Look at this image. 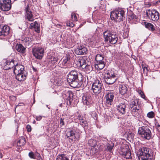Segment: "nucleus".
Segmentation results:
<instances>
[{
  "instance_id": "f257e3e1",
  "label": "nucleus",
  "mask_w": 160,
  "mask_h": 160,
  "mask_svg": "<svg viewBox=\"0 0 160 160\" xmlns=\"http://www.w3.org/2000/svg\"><path fill=\"white\" fill-rule=\"evenodd\" d=\"M67 81L70 85L73 88L80 87L83 81L82 74L75 70H72L67 75Z\"/></svg>"
},
{
  "instance_id": "f03ea898",
  "label": "nucleus",
  "mask_w": 160,
  "mask_h": 160,
  "mask_svg": "<svg viewBox=\"0 0 160 160\" xmlns=\"http://www.w3.org/2000/svg\"><path fill=\"white\" fill-rule=\"evenodd\" d=\"M139 158L140 160H152L153 156L151 150L147 147H143L139 150Z\"/></svg>"
},
{
  "instance_id": "7ed1b4c3",
  "label": "nucleus",
  "mask_w": 160,
  "mask_h": 160,
  "mask_svg": "<svg viewBox=\"0 0 160 160\" xmlns=\"http://www.w3.org/2000/svg\"><path fill=\"white\" fill-rule=\"evenodd\" d=\"M138 102V100L132 99L130 101L129 104L131 113L133 116L137 118H138L141 112Z\"/></svg>"
},
{
  "instance_id": "20e7f679",
  "label": "nucleus",
  "mask_w": 160,
  "mask_h": 160,
  "mask_svg": "<svg viewBox=\"0 0 160 160\" xmlns=\"http://www.w3.org/2000/svg\"><path fill=\"white\" fill-rule=\"evenodd\" d=\"M138 132L140 137L144 139L149 140L151 138L152 133L149 127L148 126L139 127Z\"/></svg>"
},
{
  "instance_id": "39448f33",
  "label": "nucleus",
  "mask_w": 160,
  "mask_h": 160,
  "mask_svg": "<svg viewBox=\"0 0 160 160\" xmlns=\"http://www.w3.org/2000/svg\"><path fill=\"white\" fill-rule=\"evenodd\" d=\"M117 78L116 74H115L113 72L108 71L104 74V81L108 84L110 85L113 84Z\"/></svg>"
},
{
  "instance_id": "423d86ee",
  "label": "nucleus",
  "mask_w": 160,
  "mask_h": 160,
  "mask_svg": "<svg viewBox=\"0 0 160 160\" xmlns=\"http://www.w3.org/2000/svg\"><path fill=\"white\" fill-rule=\"evenodd\" d=\"M103 87L101 81L96 80L93 83L92 89L93 92L96 95H98L101 92Z\"/></svg>"
},
{
  "instance_id": "0eeeda50",
  "label": "nucleus",
  "mask_w": 160,
  "mask_h": 160,
  "mask_svg": "<svg viewBox=\"0 0 160 160\" xmlns=\"http://www.w3.org/2000/svg\"><path fill=\"white\" fill-rule=\"evenodd\" d=\"M146 15L148 17L153 21H158L159 18V14L155 10L149 9L146 11Z\"/></svg>"
},
{
  "instance_id": "6e6552de",
  "label": "nucleus",
  "mask_w": 160,
  "mask_h": 160,
  "mask_svg": "<svg viewBox=\"0 0 160 160\" xmlns=\"http://www.w3.org/2000/svg\"><path fill=\"white\" fill-rule=\"evenodd\" d=\"M33 55L37 59H41L44 56V49L42 47L34 48L32 50Z\"/></svg>"
},
{
  "instance_id": "1a4fd4ad",
  "label": "nucleus",
  "mask_w": 160,
  "mask_h": 160,
  "mask_svg": "<svg viewBox=\"0 0 160 160\" xmlns=\"http://www.w3.org/2000/svg\"><path fill=\"white\" fill-rule=\"evenodd\" d=\"M114 97V94L113 92L111 90L108 91L106 92L105 98V102L108 105H111L113 101Z\"/></svg>"
},
{
  "instance_id": "9d476101",
  "label": "nucleus",
  "mask_w": 160,
  "mask_h": 160,
  "mask_svg": "<svg viewBox=\"0 0 160 160\" xmlns=\"http://www.w3.org/2000/svg\"><path fill=\"white\" fill-rule=\"evenodd\" d=\"M25 9L26 12L25 16V19L29 21H33L34 19L33 17L32 12L30 10L28 4L27 5Z\"/></svg>"
},
{
  "instance_id": "9b49d317",
  "label": "nucleus",
  "mask_w": 160,
  "mask_h": 160,
  "mask_svg": "<svg viewBox=\"0 0 160 160\" xmlns=\"http://www.w3.org/2000/svg\"><path fill=\"white\" fill-rule=\"evenodd\" d=\"M66 136L67 138H70L69 139H70L72 141L73 139H74V140H78L80 137L79 134L73 130L68 131L66 133Z\"/></svg>"
},
{
  "instance_id": "f8f14e48",
  "label": "nucleus",
  "mask_w": 160,
  "mask_h": 160,
  "mask_svg": "<svg viewBox=\"0 0 160 160\" xmlns=\"http://www.w3.org/2000/svg\"><path fill=\"white\" fill-rule=\"evenodd\" d=\"M119 101L121 103L117 106V110L120 113L124 114L126 112V105L125 103L126 100L122 99Z\"/></svg>"
},
{
  "instance_id": "ddd939ff",
  "label": "nucleus",
  "mask_w": 160,
  "mask_h": 160,
  "mask_svg": "<svg viewBox=\"0 0 160 160\" xmlns=\"http://www.w3.org/2000/svg\"><path fill=\"white\" fill-rule=\"evenodd\" d=\"M120 154L126 159L131 158L130 149L128 148H123L120 152Z\"/></svg>"
},
{
  "instance_id": "4468645a",
  "label": "nucleus",
  "mask_w": 160,
  "mask_h": 160,
  "mask_svg": "<svg viewBox=\"0 0 160 160\" xmlns=\"http://www.w3.org/2000/svg\"><path fill=\"white\" fill-rule=\"evenodd\" d=\"M24 66L20 64H18L17 61L16 62V65L13 69L15 74H18L23 72Z\"/></svg>"
},
{
  "instance_id": "2eb2a0df",
  "label": "nucleus",
  "mask_w": 160,
  "mask_h": 160,
  "mask_svg": "<svg viewBox=\"0 0 160 160\" xmlns=\"http://www.w3.org/2000/svg\"><path fill=\"white\" fill-rule=\"evenodd\" d=\"M10 28L9 26L4 25L2 28L1 31V39H2V36H7L9 33Z\"/></svg>"
},
{
  "instance_id": "dca6fc26",
  "label": "nucleus",
  "mask_w": 160,
  "mask_h": 160,
  "mask_svg": "<svg viewBox=\"0 0 160 160\" xmlns=\"http://www.w3.org/2000/svg\"><path fill=\"white\" fill-rule=\"evenodd\" d=\"M118 14H119L118 9H115L111 12L110 18L112 20H113L116 22H118Z\"/></svg>"
},
{
  "instance_id": "f3484780",
  "label": "nucleus",
  "mask_w": 160,
  "mask_h": 160,
  "mask_svg": "<svg viewBox=\"0 0 160 160\" xmlns=\"http://www.w3.org/2000/svg\"><path fill=\"white\" fill-rule=\"evenodd\" d=\"M16 50L20 53L23 54L26 52V48L21 44L17 43L16 45Z\"/></svg>"
},
{
  "instance_id": "a211bd4d",
  "label": "nucleus",
  "mask_w": 160,
  "mask_h": 160,
  "mask_svg": "<svg viewBox=\"0 0 160 160\" xmlns=\"http://www.w3.org/2000/svg\"><path fill=\"white\" fill-rule=\"evenodd\" d=\"M113 34L112 32L109 30H106L103 32V36L105 42H107L108 41Z\"/></svg>"
},
{
  "instance_id": "6ab92c4d",
  "label": "nucleus",
  "mask_w": 160,
  "mask_h": 160,
  "mask_svg": "<svg viewBox=\"0 0 160 160\" xmlns=\"http://www.w3.org/2000/svg\"><path fill=\"white\" fill-rule=\"evenodd\" d=\"M119 14H118V22L122 21L125 19V13L124 10L122 8H118Z\"/></svg>"
},
{
  "instance_id": "aec40b11",
  "label": "nucleus",
  "mask_w": 160,
  "mask_h": 160,
  "mask_svg": "<svg viewBox=\"0 0 160 160\" xmlns=\"http://www.w3.org/2000/svg\"><path fill=\"white\" fill-rule=\"evenodd\" d=\"M91 99L89 96L84 95L82 97V102L84 105H88L91 103Z\"/></svg>"
},
{
  "instance_id": "412c9836",
  "label": "nucleus",
  "mask_w": 160,
  "mask_h": 160,
  "mask_svg": "<svg viewBox=\"0 0 160 160\" xmlns=\"http://www.w3.org/2000/svg\"><path fill=\"white\" fill-rule=\"evenodd\" d=\"M78 118L80 125L82 127H84L88 126V123L86 120L85 117L81 116H78Z\"/></svg>"
},
{
  "instance_id": "4be33fe9",
  "label": "nucleus",
  "mask_w": 160,
  "mask_h": 160,
  "mask_svg": "<svg viewBox=\"0 0 160 160\" xmlns=\"http://www.w3.org/2000/svg\"><path fill=\"white\" fill-rule=\"evenodd\" d=\"M87 51V49L86 48L80 47L76 50L75 52L78 55H83L84 53H86Z\"/></svg>"
},
{
  "instance_id": "5701e85b",
  "label": "nucleus",
  "mask_w": 160,
  "mask_h": 160,
  "mask_svg": "<svg viewBox=\"0 0 160 160\" xmlns=\"http://www.w3.org/2000/svg\"><path fill=\"white\" fill-rule=\"evenodd\" d=\"M11 3L1 4V9L3 11H9L11 8Z\"/></svg>"
},
{
  "instance_id": "b1692460",
  "label": "nucleus",
  "mask_w": 160,
  "mask_h": 160,
  "mask_svg": "<svg viewBox=\"0 0 160 160\" xmlns=\"http://www.w3.org/2000/svg\"><path fill=\"white\" fill-rule=\"evenodd\" d=\"M87 63L86 61L83 58H80L78 59V64L80 65L82 69L85 68V65Z\"/></svg>"
},
{
  "instance_id": "393cba45",
  "label": "nucleus",
  "mask_w": 160,
  "mask_h": 160,
  "mask_svg": "<svg viewBox=\"0 0 160 160\" xmlns=\"http://www.w3.org/2000/svg\"><path fill=\"white\" fill-rule=\"evenodd\" d=\"M128 88L125 85H122L119 86V92L122 95L126 94Z\"/></svg>"
},
{
  "instance_id": "a878e982",
  "label": "nucleus",
  "mask_w": 160,
  "mask_h": 160,
  "mask_svg": "<svg viewBox=\"0 0 160 160\" xmlns=\"http://www.w3.org/2000/svg\"><path fill=\"white\" fill-rule=\"evenodd\" d=\"M118 38L115 34H113L108 41L112 44H115L117 42Z\"/></svg>"
},
{
  "instance_id": "bb28decb",
  "label": "nucleus",
  "mask_w": 160,
  "mask_h": 160,
  "mask_svg": "<svg viewBox=\"0 0 160 160\" xmlns=\"http://www.w3.org/2000/svg\"><path fill=\"white\" fill-rule=\"evenodd\" d=\"M15 74L16 79L18 81H23L26 79V76L23 72Z\"/></svg>"
},
{
  "instance_id": "cd10ccee",
  "label": "nucleus",
  "mask_w": 160,
  "mask_h": 160,
  "mask_svg": "<svg viewBox=\"0 0 160 160\" xmlns=\"http://www.w3.org/2000/svg\"><path fill=\"white\" fill-rule=\"evenodd\" d=\"M26 143L25 138L23 137H21L19 138V140L17 142V145L21 147L23 146Z\"/></svg>"
},
{
  "instance_id": "c85d7f7f",
  "label": "nucleus",
  "mask_w": 160,
  "mask_h": 160,
  "mask_svg": "<svg viewBox=\"0 0 160 160\" xmlns=\"http://www.w3.org/2000/svg\"><path fill=\"white\" fill-rule=\"evenodd\" d=\"M95 68L98 70H101L105 67L104 62H98L95 65Z\"/></svg>"
},
{
  "instance_id": "c756f323",
  "label": "nucleus",
  "mask_w": 160,
  "mask_h": 160,
  "mask_svg": "<svg viewBox=\"0 0 160 160\" xmlns=\"http://www.w3.org/2000/svg\"><path fill=\"white\" fill-rule=\"evenodd\" d=\"M144 25L145 27L152 31L155 30L154 26L151 23L147 22H144Z\"/></svg>"
},
{
  "instance_id": "7c9ffc66",
  "label": "nucleus",
  "mask_w": 160,
  "mask_h": 160,
  "mask_svg": "<svg viewBox=\"0 0 160 160\" xmlns=\"http://www.w3.org/2000/svg\"><path fill=\"white\" fill-rule=\"evenodd\" d=\"M30 26L31 28H34L35 29V31L37 32H39L40 31V27L38 24L35 21L30 24Z\"/></svg>"
},
{
  "instance_id": "2f4dec72",
  "label": "nucleus",
  "mask_w": 160,
  "mask_h": 160,
  "mask_svg": "<svg viewBox=\"0 0 160 160\" xmlns=\"http://www.w3.org/2000/svg\"><path fill=\"white\" fill-rule=\"evenodd\" d=\"M85 67L83 68L84 71L87 73H89L92 70V68L90 63H87L86 65H85Z\"/></svg>"
},
{
  "instance_id": "473e14b6",
  "label": "nucleus",
  "mask_w": 160,
  "mask_h": 160,
  "mask_svg": "<svg viewBox=\"0 0 160 160\" xmlns=\"http://www.w3.org/2000/svg\"><path fill=\"white\" fill-rule=\"evenodd\" d=\"M56 160H69L68 156L65 154L58 155L57 158Z\"/></svg>"
},
{
  "instance_id": "72a5a7b5",
  "label": "nucleus",
  "mask_w": 160,
  "mask_h": 160,
  "mask_svg": "<svg viewBox=\"0 0 160 160\" xmlns=\"http://www.w3.org/2000/svg\"><path fill=\"white\" fill-rule=\"evenodd\" d=\"M14 60L12 59L10 62H9L8 67L7 68H5V70H8L12 68H13V67H15L16 65V62Z\"/></svg>"
},
{
  "instance_id": "f704fd0d",
  "label": "nucleus",
  "mask_w": 160,
  "mask_h": 160,
  "mask_svg": "<svg viewBox=\"0 0 160 160\" xmlns=\"http://www.w3.org/2000/svg\"><path fill=\"white\" fill-rule=\"evenodd\" d=\"M8 63L9 62L8 61V60L5 59H3L2 61L1 64L2 68L5 70V68H7L8 67Z\"/></svg>"
},
{
  "instance_id": "c9c22d12",
  "label": "nucleus",
  "mask_w": 160,
  "mask_h": 160,
  "mask_svg": "<svg viewBox=\"0 0 160 160\" xmlns=\"http://www.w3.org/2000/svg\"><path fill=\"white\" fill-rule=\"evenodd\" d=\"M22 42L26 46H29L31 42V39L29 38L26 37L22 40Z\"/></svg>"
},
{
  "instance_id": "e433bc0d",
  "label": "nucleus",
  "mask_w": 160,
  "mask_h": 160,
  "mask_svg": "<svg viewBox=\"0 0 160 160\" xmlns=\"http://www.w3.org/2000/svg\"><path fill=\"white\" fill-rule=\"evenodd\" d=\"M67 94L68 95L67 98V103L68 105H70L71 100L72 99L71 98L73 97L72 92H67Z\"/></svg>"
},
{
  "instance_id": "4c0bfd02",
  "label": "nucleus",
  "mask_w": 160,
  "mask_h": 160,
  "mask_svg": "<svg viewBox=\"0 0 160 160\" xmlns=\"http://www.w3.org/2000/svg\"><path fill=\"white\" fill-rule=\"evenodd\" d=\"M88 144L91 148L95 147L97 146V142L95 140L90 139L88 141Z\"/></svg>"
},
{
  "instance_id": "58836bf2",
  "label": "nucleus",
  "mask_w": 160,
  "mask_h": 160,
  "mask_svg": "<svg viewBox=\"0 0 160 160\" xmlns=\"http://www.w3.org/2000/svg\"><path fill=\"white\" fill-rule=\"evenodd\" d=\"M95 60L97 61V62H104L103 61V57L102 55L98 54L96 56Z\"/></svg>"
},
{
  "instance_id": "ea45409f",
  "label": "nucleus",
  "mask_w": 160,
  "mask_h": 160,
  "mask_svg": "<svg viewBox=\"0 0 160 160\" xmlns=\"http://www.w3.org/2000/svg\"><path fill=\"white\" fill-rule=\"evenodd\" d=\"M70 59V58L69 56L67 55L64 58H63L61 60L62 62V64L64 66H66V64H67V62Z\"/></svg>"
},
{
  "instance_id": "a19ab883",
  "label": "nucleus",
  "mask_w": 160,
  "mask_h": 160,
  "mask_svg": "<svg viewBox=\"0 0 160 160\" xmlns=\"http://www.w3.org/2000/svg\"><path fill=\"white\" fill-rule=\"evenodd\" d=\"M113 146L114 144H112L111 145L109 143H108L106 146V147L105 148V150L107 151H108L111 152Z\"/></svg>"
},
{
  "instance_id": "79ce46f5",
  "label": "nucleus",
  "mask_w": 160,
  "mask_h": 160,
  "mask_svg": "<svg viewBox=\"0 0 160 160\" xmlns=\"http://www.w3.org/2000/svg\"><path fill=\"white\" fill-rule=\"evenodd\" d=\"M155 115V113L152 111H151L148 113L147 114V117L149 118H153Z\"/></svg>"
},
{
  "instance_id": "37998d69",
  "label": "nucleus",
  "mask_w": 160,
  "mask_h": 160,
  "mask_svg": "<svg viewBox=\"0 0 160 160\" xmlns=\"http://www.w3.org/2000/svg\"><path fill=\"white\" fill-rule=\"evenodd\" d=\"M71 17L72 21H76L77 20V16L74 13H72L71 15Z\"/></svg>"
},
{
  "instance_id": "c03bdc74",
  "label": "nucleus",
  "mask_w": 160,
  "mask_h": 160,
  "mask_svg": "<svg viewBox=\"0 0 160 160\" xmlns=\"http://www.w3.org/2000/svg\"><path fill=\"white\" fill-rule=\"evenodd\" d=\"M11 3V0H1V4Z\"/></svg>"
},
{
  "instance_id": "a18cd8bd",
  "label": "nucleus",
  "mask_w": 160,
  "mask_h": 160,
  "mask_svg": "<svg viewBox=\"0 0 160 160\" xmlns=\"http://www.w3.org/2000/svg\"><path fill=\"white\" fill-rule=\"evenodd\" d=\"M138 93L140 95L141 97L145 99V96L143 92L140 90H139L138 91Z\"/></svg>"
},
{
  "instance_id": "49530a36",
  "label": "nucleus",
  "mask_w": 160,
  "mask_h": 160,
  "mask_svg": "<svg viewBox=\"0 0 160 160\" xmlns=\"http://www.w3.org/2000/svg\"><path fill=\"white\" fill-rule=\"evenodd\" d=\"M97 147V145L95 147H93L91 148V150L94 153H96L98 151Z\"/></svg>"
},
{
  "instance_id": "de8ad7c7",
  "label": "nucleus",
  "mask_w": 160,
  "mask_h": 160,
  "mask_svg": "<svg viewBox=\"0 0 160 160\" xmlns=\"http://www.w3.org/2000/svg\"><path fill=\"white\" fill-rule=\"evenodd\" d=\"M129 16L131 19H136L137 18V16L134 14L132 13L131 14L129 15Z\"/></svg>"
},
{
  "instance_id": "09e8293b",
  "label": "nucleus",
  "mask_w": 160,
  "mask_h": 160,
  "mask_svg": "<svg viewBox=\"0 0 160 160\" xmlns=\"http://www.w3.org/2000/svg\"><path fill=\"white\" fill-rule=\"evenodd\" d=\"M67 26H68L73 27L74 26V24L72 22H67L66 23Z\"/></svg>"
},
{
  "instance_id": "8fccbe9b",
  "label": "nucleus",
  "mask_w": 160,
  "mask_h": 160,
  "mask_svg": "<svg viewBox=\"0 0 160 160\" xmlns=\"http://www.w3.org/2000/svg\"><path fill=\"white\" fill-rule=\"evenodd\" d=\"M29 157L32 158H35V156L33 153L32 152H30L29 153Z\"/></svg>"
},
{
  "instance_id": "3c124183",
  "label": "nucleus",
  "mask_w": 160,
  "mask_h": 160,
  "mask_svg": "<svg viewBox=\"0 0 160 160\" xmlns=\"http://www.w3.org/2000/svg\"><path fill=\"white\" fill-rule=\"evenodd\" d=\"M63 118H61L60 121V123L61 126L64 125V122Z\"/></svg>"
},
{
  "instance_id": "603ef678",
  "label": "nucleus",
  "mask_w": 160,
  "mask_h": 160,
  "mask_svg": "<svg viewBox=\"0 0 160 160\" xmlns=\"http://www.w3.org/2000/svg\"><path fill=\"white\" fill-rule=\"evenodd\" d=\"M26 128L28 132H30L31 131V126L29 125H28L26 127Z\"/></svg>"
},
{
  "instance_id": "864d4df0",
  "label": "nucleus",
  "mask_w": 160,
  "mask_h": 160,
  "mask_svg": "<svg viewBox=\"0 0 160 160\" xmlns=\"http://www.w3.org/2000/svg\"><path fill=\"white\" fill-rule=\"evenodd\" d=\"M42 118V116H37L36 118V119L37 121H39Z\"/></svg>"
},
{
  "instance_id": "5fc2aeb1",
  "label": "nucleus",
  "mask_w": 160,
  "mask_h": 160,
  "mask_svg": "<svg viewBox=\"0 0 160 160\" xmlns=\"http://www.w3.org/2000/svg\"><path fill=\"white\" fill-rule=\"evenodd\" d=\"M142 65V68L143 69H144L145 68H146L147 70H148V65H146L145 66H144L143 65Z\"/></svg>"
},
{
  "instance_id": "6e6d98bb",
  "label": "nucleus",
  "mask_w": 160,
  "mask_h": 160,
  "mask_svg": "<svg viewBox=\"0 0 160 160\" xmlns=\"http://www.w3.org/2000/svg\"><path fill=\"white\" fill-rule=\"evenodd\" d=\"M157 128L158 131H160V125L158 124L157 125Z\"/></svg>"
},
{
  "instance_id": "4d7b16f0",
  "label": "nucleus",
  "mask_w": 160,
  "mask_h": 160,
  "mask_svg": "<svg viewBox=\"0 0 160 160\" xmlns=\"http://www.w3.org/2000/svg\"><path fill=\"white\" fill-rule=\"evenodd\" d=\"M21 104H22V103H19V104H18V105H17V106H16V108L18 107V106H21Z\"/></svg>"
},
{
  "instance_id": "13d9d810",
  "label": "nucleus",
  "mask_w": 160,
  "mask_h": 160,
  "mask_svg": "<svg viewBox=\"0 0 160 160\" xmlns=\"http://www.w3.org/2000/svg\"><path fill=\"white\" fill-rule=\"evenodd\" d=\"M32 68H33V70L34 71H36V70H37L36 69H35L33 67H32Z\"/></svg>"
},
{
  "instance_id": "bf43d9fd",
  "label": "nucleus",
  "mask_w": 160,
  "mask_h": 160,
  "mask_svg": "<svg viewBox=\"0 0 160 160\" xmlns=\"http://www.w3.org/2000/svg\"><path fill=\"white\" fill-rule=\"evenodd\" d=\"M160 2V0H159L158 1L156 2L157 3Z\"/></svg>"
},
{
  "instance_id": "052dcab7",
  "label": "nucleus",
  "mask_w": 160,
  "mask_h": 160,
  "mask_svg": "<svg viewBox=\"0 0 160 160\" xmlns=\"http://www.w3.org/2000/svg\"><path fill=\"white\" fill-rule=\"evenodd\" d=\"M46 106H47V107L48 109H50V108H49V107H48V105H46Z\"/></svg>"
},
{
  "instance_id": "680f3d73",
  "label": "nucleus",
  "mask_w": 160,
  "mask_h": 160,
  "mask_svg": "<svg viewBox=\"0 0 160 160\" xmlns=\"http://www.w3.org/2000/svg\"><path fill=\"white\" fill-rule=\"evenodd\" d=\"M1 158H2V155L1 154V156H0Z\"/></svg>"
},
{
  "instance_id": "e2e57ef3",
  "label": "nucleus",
  "mask_w": 160,
  "mask_h": 160,
  "mask_svg": "<svg viewBox=\"0 0 160 160\" xmlns=\"http://www.w3.org/2000/svg\"><path fill=\"white\" fill-rule=\"evenodd\" d=\"M35 121H34V123H35Z\"/></svg>"
},
{
  "instance_id": "0e129e2a",
  "label": "nucleus",
  "mask_w": 160,
  "mask_h": 160,
  "mask_svg": "<svg viewBox=\"0 0 160 160\" xmlns=\"http://www.w3.org/2000/svg\"><path fill=\"white\" fill-rule=\"evenodd\" d=\"M35 102V100L33 102V103H34Z\"/></svg>"
},
{
  "instance_id": "69168bd1",
  "label": "nucleus",
  "mask_w": 160,
  "mask_h": 160,
  "mask_svg": "<svg viewBox=\"0 0 160 160\" xmlns=\"http://www.w3.org/2000/svg\"><path fill=\"white\" fill-rule=\"evenodd\" d=\"M153 160H154V159H153Z\"/></svg>"
}]
</instances>
